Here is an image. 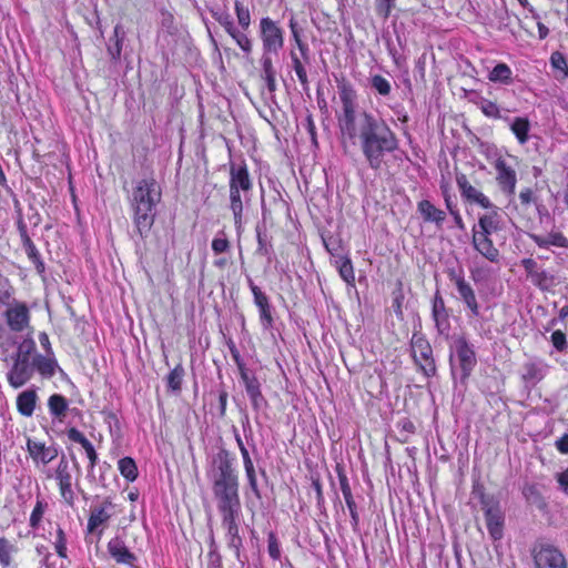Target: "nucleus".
I'll return each mask as SVG.
<instances>
[{
	"label": "nucleus",
	"mask_w": 568,
	"mask_h": 568,
	"mask_svg": "<svg viewBox=\"0 0 568 568\" xmlns=\"http://www.w3.org/2000/svg\"><path fill=\"white\" fill-rule=\"evenodd\" d=\"M323 243L327 252L335 258H338L342 255V245L341 240L335 236L323 237Z\"/></svg>",
	"instance_id": "nucleus-52"
},
{
	"label": "nucleus",
	"mask_w": 568,
	"mask_h": 568,
	"mask_svg": "<svg viewBox=\"0 0 568 568\" xmlns=\"http://www.w3.org/2000/svg\"><path fill=\"white\" fill-rule=\"evenodd\" d=\"M248 286H250V288L252 291V294L254 296V303H255V305L258 308L263 307V306H266L270 303L268 302V297L266 296V294L263 293L261 291V288L254 284L252 278H248Z\"/></svg>",
	"instance_id": "nucleus-56"
},
{
	"label": "nucleus",
	"mask_w": 568,
	"mask_h": 568,
	"mask_svg": "<svg viewBox=\"0 0 568 568\" xmlns=\"http://www.w3.org/2000/svg\"><path fill=\"white\" fill-rule=\"evenodd\" d=\"M229 187L235 191H242L245 201H251V191L253 182L250 176L247 165L245 163L230 164V181Z\"/></svg>",
	"instance_id": "nucleus-11"
},
{
	"label": "nucleus",
	"mask_w": 568,
	"mask_h": 568,
	"mask_svg": "<svg viewBox=\"0 0 568 568\" xmlns=\"http://www.w3.org/2000/svg\"><path fill=\"white\" fill-rule=\"evenodd\" d=\"M45 507L47 504L43 500H37V504L30 516V526L32 528H38V526L40 525Z\"/></svg>",
	"instance_id": "nucleus-55"
},
{
	"label": "nucleus",
	"mask_w": 568,
	"mask_h": 568,
	"mask_svg": "<svg viewBox=\"0 0 568 568\" xmlns=\"http://www.w3.org/2000/svg\"><path fill=\"white\" fill-rule=\"evenodd\" d=\"M510 130L520 144H525L529 139L530 122L527 118L517 116L510 122Z\"/></svg>",
	"instance_id": "nucleus-35"
},
{
	"label": "nucleus",
	"mask_w": 568,
	"mask_h": 568,
	"mask_svg": "<svg viewBox=\"0 0 568 568\" xmlns=\"http://www.w3.org/2000/svg\"><path fill=\"white\" fill-rule=\"evenodd\" d=\"M511 70L506 63H498L489 73V80L493 82L509 83L511 81Z\"/></svg>",
	"instance_id": "nucleus-44"
},
{
	"label": "nucleus",
	"mask_w": 568,
	"mask_h": 568,
	"mask_svg": "<svg viewBox=\"0 0 568 568\" xmlns=\"http://www.w3.org/2000/svg\"><path fill=\"white\" fill-rule=\"evenodd\" d=\"M396 0H376V10L384 18H388L392 10L395 8Z\"/></svg>",
	"instance_id": "nucleus-60"
},
{
	"label": "nucleus",
	"mask_w": 568,
	"mask_h": 568,
	"mask_svg": "<svg viewBox=\"0 0 568 568\" xmlns=\"http://www.w3.org/2000/svg\"><path fill=\"white\" fill-rule=\"evenodd\" d=\"M525 373L523 378L526 382H530L532 384H537L540 382L547 374L548 365L544 363H528L525 365Z\"/></svg>",
	"instance_id": "nucleus-33"
},
{
	"label": "nucleus",
	"mask_w": 568,
	"mask_h": 568,
	"mask_svg": "<svg viewBox=\"0 0 568 568\" xmlns=\"http://www.w3.org/2000/svg\"><path fill=\"white\" fill-rule=\"evenodd\" d=\"M523 495L528 504L536 506L538 509L542 510L547 507V503L541 496L538 485L525 484Z\"/></svg>",
	"instance_id": "nucleus-34"
},
{
	"label": "nucleus",
	"mask_w": 568,
	"mask_h": 568,
	"mask_svg": "<svg viewBox=\"0 0 568 568\" xmlns=\"http://www.w3.org/2000/svg\"><path fill=\"white\" fill-rule=\"evenodd\" d=\"M231 248V243L226 237L224 231L217 232L215 237L212 241V251L214 254L219 255L225 252H229Z\"/></svg>",
	"instance_id": "nucleus-47"
},
{
	"label": "nucleus",
	"mask_w": 568,
	"mask_h": 568,
	"mask_svg": "<svg viewBox=\"0 0 568 568\" xmlns=\"http://www.w3.org/2000/svg\"><path fill=\"white\" fill-rule=\"evenodd\" d=\"M67 436L71 442L78 443L83 447L89 459V471H92L98 463V454L92 443L75 427L69 428Z\"/></svg>",
	"instance_id": "nucleus-24"
},
{
	"label": "nucleus",
	"mask_w": 568,
	"mask_h": 568,
	"mask_svg": "<svg viewBox=\"0 0 568 568\" xmlns=\"http://www.w3.org/2000/svg\"><path fill=\"white\" fill-rule=\"evenodd\" d=\"M291 58H292V62H293V69L298 78V81L302 84L303 89L306 90L308 88V79H307L306 70H305L302 61L298 59V57L294 52H291Z\"/></svg>",
	"instance_id": "nucleus-51"
},
{
	"label": "nucleus",
	"mask_w": 568,
	"mask_h": 568,
	"mask_svg": "<svg viewBox=\"0 0 568 568\" xmlns=\"http://www.w3.org/2000/svg\"><path fill=\"white\" fill-rule=\"evenodd\" d=\"M121 475L129 481H134L138 477V467L133 458L123 457L118 463Z\"/></svg>",
	"instance_id": "nucleus-39"
},
{
	"label": "nucleus",
	"mask_w": 568,
	"mask_h": 568,
	"mask_svg": "<svg viewBox=\"0 0 568 568\" xmlns=\"http://www.w3.org/2000/svg\"><path fill=\"white\" fill-rule=\"evenodd\" d=\"M68 406L69 404L67 398L61 394H53L48 399V407L50 414L60 420H62L65 417Z\"/></svg>",
	"instance_id": "nucleus-32"
},
{
	"label": "nucleus",
	"mask_w": 568,
	"mask_h": 568,
	"mask_svg": "<svg viewBox=\"0 0 568 568\" xmlns=\"http://www.w3.org/2000/svg\"><path fill=\"white\" fill-rule=\"evenodd\" d=\"M108 551L118 564L133 566L138 559L120 537H114L108 542Z\"/></svg>",
	"instance_id": "nucleus-22"
},
{
	"label": "nucleus",
	"mask_w": 568,
	"mask_h": 568,
	"mask_svg": "<svg viewBox=\"0 0 568 568\" xmlns=\"http://www.w3.org/2000/svg\"><path fill=\"white\" fill-rule=\"evenodd\" d=\"M484 511L486 527L494 541L500 540L504 536L505 516L499 501L481 508Z\"/></svg>",
	"instance_id": "nucleus-14"
},
{
	"label": "nucleus",
	"mask_w": 568,
	"mask_h": 568,
	"mask_svg": "<svg viewBox=\"0 0 568 568\" xmlns=\"http://www.w3.org/2000/svg\"><path fill=\"white\" fill-rule=\"evenodd\" d=\"M417 210L425 222L435 223L437 227H442L446 220V213L428 200L418 202Z\"/></svg>",
	"instance_id": "nucleus-25"
},
{
	"label": "nucleus",
	"mask_w": 568,
	"mask_h": 568,
	"mask_svg": "<svg viewBox=\"0 0 568 568\" xmlns=\"http://www.w3.org/2000/svg\"><path fill=\"white\" fill-rule=\"evenodd\" d=\"M217 22L224 28L225 32H229L231 29H233L235 27V23L231 17V14L229 13V11H226L221 17V19L217 20Z\"/></svg>",
	"instance_id": "nucleus-64"
},
{
	"label": "nucleus",
	"mask_w": 568,
	"mask_h": 568,
	"mask_svg": "<svg viewBox=\"0 0 568 568\" xmlns=\"http://www.w3.org/2000/svg\"><path fill=\"white\" fill-rule=\"evenodd\" d=\"M58 364L55 359L43 356V355H37L33 358V367L37 369L43 377H52L55 373Z\"/></svg>",
	"instance_id": "nucleus-36"
},
{
	"label": "nucleus",
	"mask_w": 568,
	"mask_h": 568,
	"mask_svg": "<svg viewBox=\"0 0 568 568\" xmlns=\"http://www.w3.org/2000/svg\"><path fill=\"white\" fill-rule=\"evenodd\" d=\"M185 371L181 364H178L166 376L168 387L178 393L181 390L182 382L184 377Z\"/></svg>",
	"instance_id": "nucleus-42"
},
{
	"label": "nucleus",
	"mask_w": 568,
	"mask_h": 568,
	"mask_svg": "<svg viewBox=\"0 0 568 568\" xmlns=\"http://www.w3.org/2000/svg\"><path fill=\"white\" fill-rule=\"evenodd\" d=\"M335 263L337 264L341 277L347 284H353L355 282V274L351 260L346 256H339L335 260Z\"/></svg>",
	"instance_id": "nucleus-40"
},
{
	"label": "nucleus",
	"mask_w": 568,
	"mask_h": 568,
	"mask_svg": "<svg viewBox=\"0 0 568 568\" xmlns=\"http://www.w3.org/2000/svg\"><path fill=\"white\" fill-rule=\"evenodd\" d=\"M273 52H262L260 60L262 65L261 77L265 81L270 93H274L276 91V71L273 65Z\"/></svg>",
	"instance_id": "nucleus-26"
},
{
	"label": "nucleus",
	"mask_w": 568,
	"mask_h": 568,
	"mask_svg": "<svg viewBox=\"0 0 568 568\" xmlns=\"http://www.w3.org/2000/svg\"><path fill=\"white\" fill-rule=\"evenodd\" d=\"M161 196V189L153 178L138 181L129 196L134 233L142 240L151 232Z\"/></svg>",
	"instance_id": "nucleus-2"
},
{
	"label": "nucleus",
	"mask_w": 568,
	"mask_h": 568,
	"mask_svg": "<svg viewBox=\"0 0 568 568\" xmlns=\"http://www.w3.org/2000/svg\"><path fill=\"white\" fill-rule=\"evenodd\" d=\"M529 237L540 247L548 248L550 245L558 247H568V239L560 232H551L544 237L537 234H529Z\"/></svg>",
	"instance_id": "nucleus-29"
},
{
	"label": "nucleus",
	"mask_w": 568,
	"mask_h": 568,
	"mask_svg": "<svg viewBox=\"0 0 568 568\" xmlns=\"http://www.w3.org/2000/svg\"><path fill=\"white\" fill-rule=\"evenodd\" d=\"M336 471H337V477H338V481H339V488H341V491L343 494V497L345 499L346 506L348 508V511H349V515L352 518V521H351L352 528L355 532H357L358 526H359V515H358L357 504L354 499L352 488H351V485H349V481H348V478H347L345 471L341 467H337Z\"/></svg>",
	"instance_id": "nucleus-16"
},
{
	"label": "nucleus",
	"mask_w": 568,
	"mask_h": 568,
	"mask_svg": "<svg viewBox=\"0 0 568 568\" xmlns=\"http://www.w3.org/2000/svg\"><path fill=\"white\" fill-rule=\"evenodd\" d=\"M412 356L418 369L426 376L436 375L437 368L429 342L420 332H414L410 339Z\"/></svg>",
	"instance_id": "nucleus-6"
},
{
	"label": "nucleus",
	"mask_w": 568,
	"mask_h": 568,
	"mask_svg": "<svg viewBox=\"0 0 568 568\" xmlns=\"http://www.w3.org/2000/svg\"><path fill=\"white\" fill-rule=\"evenodd\" d=\"M6 322L12 332L24 331L30 323V312L24 303H16L4 312Z\"/></svg>",
	"instance_id": "nucleus-18"
},
{
	"label": "nucleus",
	"mask_w": 568,
	"mask_h": 568,
	"mask_svg": "<svg viewBox=\"0 0 568 568\" xmlns=\"http://www.w3.org/2000/svg\"><path fill=\"white\" fill-rule=\"evenodd\" d=\"M12 359L13 365L7 373V379L10 386L13 388H20L27 382H29L33 375V361L30 362L29 359H20L14 357H12Z\"/></svg>",
	"instance_id": "nucleus-15"
},
{
	"label": "nucleus",
	"mask_w": 568,
	"mask_h": 568,
	"mask_svg": "<svg viewBox=\"0 0 568 568\" xmlns=\"http://www.w3.org/2000/svg\"><path fill=\"white\" fill-rule=\"evenodd\" d=\"M478 106L481 110V112L486 116H488V118H491V119H504L506 121H509V118L508 116L504 118L501 112H500L499 106L495 102H493L490 100L481 99L478 102Z\"/></svg>",
	"instance_id": "nucleus-45"
},
{
	"label": "nucleus",
	"mask_w": 568,
	"mask_h": 568,
	"mask_svg": "<svg viewBox=\"0 0 568 568\" xmlns=\"http://www.w3.org/2000/svg\"><path fill=\"white\" fill-rule=\"evenodd\" d=\"M456 183L465 202L469 204H478L486 210L493 207L494 204L490 200L483 192L473 186L464 173H456Z\"/></svg>",
	"instance_id": "nucleus-13"
},
{
	"label": "nucleus",
	"mask_w": 568,
	"mask_h": 568,
	"mask_svg": "<svg viewBox=\"0 0 568 568\" xmlns=\"http://www.w3.org/2000/svg\"><path fill=\"white\" fill-rule=\"evenodd\" d=\"M550 63L555 69L561 71L565 77L568 75V64L562 53L554 52L550 57Z\"/></svg>",
	"instance_id": "nucleus-58"
},
{
	"label": "nucleus",
	"mask_w": 568,
	"mask_h": 568,
	"mask_svg": "<svg viewBox=\"0 0 568 568\" xmlns=\"http://www.w3.org/2000/svg\"><path fill=\"white\" fill-rule=\"evenodd\" d=\"M245 474L247 477L248 486L256 498L261 499V491L257 485L256 471L252 458L243 459Z\"/></svg>",
	"instance_id": "nucleus-43"
},
{
	"label": "nucleus",
	"mask_w": 568,
	"mask_h": 568,
	"mask_svg": "<svg viewBox=\"0 0 568 568\" xmlns=\"http://www.w3.org/2000/svg\"><path fill=\"white\" fill-rule=\"evenodd\" d=\"M13 546L4 537L0 538V564L3 567H8L11 564V552Z\"/></svg>",
	"instance_id": "nucleus-53"
},
{
	"label": "nucleus",
	"mask_w": 568,
	"mask_h": 568,
	"mask_svg": "<svg viewBox=\"0 0 568 568\" xmlns=\"http://www.w3.org/2000/svg\"><path fill=\"white\" fill-rule=\"evenodd\" d=\"M371 87L383 97H387L392 91L390 82L381 74L371 78Z\"/></svg>",
	"instance_id": "nucleus-46"
},
{
	"label": "nucleus",
	"mask_w": 568,
	"mask_h": 568,
	"mask_svg": "<svg viewBox=\"0 0 568 568\" xmlns=\"http://www.w3.org/2000/svg\"><path fill=\"white\" fill-rule=\"evenodd\" d=\"M473 496L479 500L480 507H487L496 501H498L493 495H487L485 493V487L477 483L473 486Z\"/></svg>",
	"instance_id": "nucleus-48"
},
{
	"label": "nucleus",
	"mask_w": 568,
	"mask_h": 568,
	"mask_svg": "<svg viewBox=\"0 0 568 568\" xmlns=\"http://www.w3.org/2000/svg\"><path fill=\"white\" fill-rule=\"evenodd\" d=\"M535 568H567L564 554L551 544H537L531 549Z\"/></svg>",
	"instance_id": "nucleus-10"
},
{
	"label": "nucleus",
	"mask_w": 568,
	"mask_h": 568,
	"mask_svg": "<svg viewBox=\"0 0 568 568\" xmlns=\"http://www.w3.org/2000/svg\"><path fill=\"white\" fill-rule=\"evenodd\" d=\"M248 202L250 201L244 200L242 191H235L230 189V210L233 213L234 225L237 232H240L242 229L244 203Z\"/></svg>",
	"instance_id": "nucleus-28"
},
{
	"label": "nucleus",
	"mask_w": 568,
	"mask_h": 568,
	"mask_svg": "<svg viewBox=\"0 0 568 568\" xmlns=\"http://www.w3.org/2000/svg\"><path fill=\"white\" fill-rule=\"evenodd\" d=\"M55 550L59 557L67 558V538L62 528L57 530Z\"/></svg>",
	"instance_id": "nucleus-59"
},
{
	"label": "nucleus",
	"mask_w": 568,
	"mask_h": 568,
	"mask_svg": "<svg viewBox=\"0 0 568 568\" xmlns=\"http://www.w3.org/2000/svg\"><path fill=\"white\" fill-rule=\"evenodd\" d=\"M222 516V527L225 529L227 547L234 551L236 560L244 566L247 557L242 554L243 539L240 535L239 517L241 508L219 510Z\"/></svg>",
	"instance_id": "nucleus-5"
},
{
	"label": "nucleus",
	"mask_w": 568,
	"mask_h": 568,
	"mask_svg": "<svg viewBox=\"0 0 568 568\" xmlns=\"http://www.w3.org/2000/svg\"><path fill=\"white\" fill-rule=\"evenodd\" d=\"M36 351V343L33 339L28 338L19 344L17 352L12 355L14 358L29 359L31 354Z\"/></svg>",
	"instance_id": "nucleus-50"
},
{
	"label": "nucleus",
	"mask_w": 568,
	"mask_h": 568,
	"mask_svg": "<svg viewBox=\"0 0 568 568\" xmlns=\"http://www.w3.org/2000/svg\"><path fill=\"white\" fill-rule=\"evenodd\" d=\"M260 320L265 329H270L273 326V317L271 314L270 303L266 306L260 307Z\"/></svg>",
	"instance_id": "nucleus-61"
},
{
	"label": "nucleus",
	"mask_w": 568,
	"mask_h": 568,
	"mask_svg": "<svg viewBox=\"0 0 568 568\" xmlns=\"http://www.w3.org/2000/svg\"><path fill=\"white\" fill-rule=\"evenodd\" d=\"M125 39V31L121 24H116L113 30V37L110 38L106 47L108 54L111 60L118 62L121 57L123 41Z\"/></svg>",
	"instance_id": "nucleus-30"
},
{
	"label": "nucleus",
	"mask_w": 568,
	"mask_h": 568,
	"mask_svg": "<svg viewBox=\"0 0 568 568\" xmlns=\"http://www.w3.org/2000/svg\"><path fill=\"white\" fill-rule=\"evenodd\" d=\"M255 231L257 240L256 253L263 256L270 255V242L265 230L261 225H256Z\"/></svg>",
	"instance_id": "nucleus-49"
},
{
	"label": "nucleus",
	"mask_w": 568,
	"mask_h": 568,
	"mask_svg": "<svg viewBox=\"0 0 568 568\" xmlns=\"http://www.w3.org/2000/svg\"><path fill=\"white\" fill-rule=\"evenodd\" d=\"M490 211L480 215L471 229V244L474 248L491 263H498L499 250L494 245L493 235L504 229V221L498 207L493 205Z\"/></svg>",
	"instance_id": "nucleus-3"
},
{
	"label": "nucleus",
	"mask_w": 568,
	"mask_h": 568,
	"mask_svg": "<svg viewBox=\"0 0 568 568\" xmlns=\"http://www.w3.org/2000/svg\"><path fill=\"white\" fill-rule=\"evenodd\" d=\"M432 317L438 334L448 335L450 331L449 314L439 291H436L432 301Z\"/></svg>",
	"instance_id": "nucleus-17"
},
{
	"label": "nucleus",
	"mask_w": 568,
	"mask_h": 568,
	"mask_svg": "<svg viewBox=\"0 0 568 568\" xmlns=\"http://www.w3.org/2000/svg\"><path fill=\"white\" fill-rule=\"evenodd\" d=\"M36 403H37L36 390L34 389L24 390L21 394H19L18 398H17L18 412L26 417H30L34 412Z\"/></svg>",
	"instance_id": "nucleus-31"
},
{
	"label": "nucleus",
	"mask_w": 568,
	"mask_h": 568,
	"mask_svg": "<svg viewBox=\"0 0 568 568\" xmlns=\"http://www.w3.org/2000/svg\"><path fill=\"white\" fill-rule=\"evenodd\" d=\"M495 169L497 171V182L500 189L508 194H514L517 176L514 169L507 165L506 161L503 159H498L495 162Z\"/></svg>",
	"instance_id": "nucleus-21"
},
{
	"label": "nucleus",
	"mask_w": 568,
	"mask_h": 568,
	"mask_svg": "<svg viewBox=\"0 0 568 568\" xmlns=\"http://www.w3.org/2000/svg\"><path fill=\"white\" fill-rule=\"evenodd\" d=\"M211 484L213 495L217 501L219 510L241 508L239 476L211 481Z\"/></svg>",
	"instance_id": "nucleus-7"
},
{
	"label": "nucleus",
	"mask_w": 568,
	"mask_h": 568,
	"mask_svg": "<svg viewBox=\"0 0 568 568\" xmlns=\"http://www.w3.org/2000/svg\"><path fill=\"white\" fill-rule=\"evenodd\" d=\"M551 343L557 351L562 352L567 347V338L565 333H562L560 329L555 331L551 334Z\"/></svg>",
	"instance_id": "nucleus-62"
},
{
	"label": "nucleus",
	"mask_w": 568,
	"mask_h": 568,
	"mask_svg": "<svg viewBox=\"0 0 568 568\" xmlns=\"http://www.w3.org/2000/svg\"><path fill=\"white\" fill-rule=\"evenodd\" d=\"M112 506V501L106 498L101 506L92 509L88 520L89 532H93L99 526L105 524L111 518V514L108 511V508H111Z\"/></svg>",
	"instance_id": "nucleus-27"
},
{
	"label": "nucleus",
	"mask_w": 568,
	"mask_h": 568,
	"mask_svg": "<svg viewBox=\"0 0 568 568\" xmlns=\"http://www.w3.org/2000/svg\"><path fill=\"white\" fill-rule=\"evenodd\" d=\"M267 551L272 559L278 560L281 558L280 542L274 531L267 534Z\"/></svg>",
	"instance_id": "nucleus-54"
},
{
	"label": "nucleus",
	"mask_w": 568,
	"mask_h": 568,
	"mask_svg": "<svg viewBox=\"0 0 568 568\" xmlns=\"http://www.w3.org/2000/svg\"><path fill=\"white\" fill-rule=\"evenodd\" d=\"M226 33L235 41V43L245 54H250L252 52L253 42L247 36V31H244L243 29L235 26Z\"/></svg>",
	"instance_id": "nucleus-37"
},
{
	"label": "nucleus",
	"mask_w": 568,
	"mask_h": 568,
	"mask_svg": "<svg viewBox=\"0 0 568 568\" xmlns=\"http://www.w3.org/2000/svg\"><path fill=\"white\" fill-rule=\"evenodd\" d=\"M337 90L342 103L337 122L343 145L347 141L358 145L368 168L381 170L385 158L398 149L396 133L377 113L358 110L357 93L351 82L337 80Z\"/></svg>",
	"instance_id": "nucleus-1"
},
{
	"label": "nucleus",
	"mask_w": 568,
	"mask_h": 568,
	"mask_svg": "<svg viewBox=\"0 0 568 568\" xmlns=\"http://www.w3.org/2000/svg\"><path fill=\"white\" fill-rule=\"evenodd\" d=\"M234 10L237 18V28L248 31L251 26V12L243 2L235 0Z\"/></svg>",
	"instance_id": "nucleus-41"
},
{
	"label": "nucleus",
	"mask_w": 568,
	"mask_h": 568,
	"mask_svg": "<svg viewBox=\"0 0 568 568\" xmlns=\"http://www.w3.org/2000/svg\"><path fill=\"white\" fill-rule=\"evenodd\" d=\"M454 349L455 353L449 356L453 379L466 385L477 364L474 347L464 336H459L454 342Z\"/></svg>",
	"instance_id": "nucleus-4"
},
{
	"label": "nucleus",
	"mask_w": 568,
	"mask_h": 568,
	"mask_svg": "<svg viewBox=\"0 0 568 568\" xmlns=\"http://www.w3.org/2000/svg\"><path fill=\"white\" fill-rule=\"evenodd\" d=\"M57 479L59 481V488L63 500L69 505H74V493L72 490V477L69 471V465L64 456H62L58 469Z\"/></svg>",
	"instance_id": "nucleus-20"
},
{
	"label": "nucleus",
	"mask_w": 568,
	"mask_h": 568,
	"mask_svg": "<svg viewBox=\"0 0 568 568\" xmlns=\"http://www.w3.org/2000/svg\"><path fill=\"white\" fill-rule=\"evenodd\" d=\"M258 34L262 41V52H273L275 55L284 47V31L270 17H263L258 24Z\"/></svg>",
	"instance_id": "nucleus-9"
},
{
	"label": "nucleus",
	"mask_w": 568,
	"mask_h": 568,
	"mask_svg": "<svg viewBox=\"0 0 568 568\" xmlns=\"http://www.w3.org/2000/svg\"><path fill=\"white\" fill-rule=\"evenodd\" d=\"M23 248L27 253L28 258L34 264V267L39 274L44 273L45 266L41 258L39 251L37 250L32 240H26L22 242Z\"/></svg>",
	"instance_id": "nucleus-38"
},
{
	"label": "nucleus",
	"mask_w": 568,
	"mask_h": 568,
	"mask_svg": "<svg viewBox=\"0 0 568 568\" xmlns=\"http://www.w3.org/2000/svg\"><path fill=\"white\" fill-rule=\"evenodd\" d=\"M448 277L456 285L460 300L465 303L471 315L478 316L479 305L471 285L465 280L463 274L456 273L455 270L448 272Z\"/></svg>",
	"instance_id": "nucleus-12"
},
{
	"label": "nucleus",
	"mask_w": 568,
	"mask_h": 568,
	"mask_svg": "<svg viewBox=\"0 0 568 568\" xmlns=\"http://www.w3.org/2000/svg\"><path fill=\"white\" fill-rule=\"evenodd\" d=\"M226 345L229 347V351L231 353V356H232L234 363L236 364V366L239 368V372L242 373V372L247 371L245 363H244L243 358L241 357L240 351L237 349L235 343L232 339H229L226 342Z\"/></svg>",
	"instance_id": "nucleus-57"
},
{
	"label": "nucleus",
	"mask_w": 568,
	"mask_h": 568,
	"mask_svg": "<svg viewBox=\"0 0 568 568\" xmlns=\"http://www.w3.org/2000/svg\"><path fill=\"white\" fill-rule=\"evenodd\" d=\"M241 379L245 386L246 394L251 400L252 407L260 410L266 405V399L261 392V384L254 374L247 371L240 373Z\"/></svg>",
	"instance_id": "nucleus-19"
},
{
	"label": "nucleus",
	"mask_w": 568,
	"mask_h": 568,
	"mask_svg": "<svg viewBox=\"0 0 568 568\" xmlns=\"http://www.w3.org/2000/svg\"><path fill=\"white\" fill-rule=\"evenodd\" d=\"M27 450L32 459L37 463L49 464L58 456V449L55 447H47L43 443L28 439Z\"/></svg>",
	"instance_id": "nucleus-23"
},
{
	"label": "nucleus",
	"mask_w": 568,
	"mask_h": 568,
	"mask_svg": "<svg viewBox=\"0 0 568 568\" xmlns=\"http://www.w3.org/2000/svg\"><path fill=\"white\" fill-rule=\"evenodd\" d=\"M234 455L224 447H221L211 458L206 476L210 481L229 479L237 477V471L234 466Z\"/></svg>",
	"instance_id": "nucleus-8"
},
{
	"label": "nucleus",
	"mask_w": 568,
	"mask_h": 568,
	"mask_svg": "<svg viewBox=\"0 0 568 568\" xmlns=\"http://www.w3.org/2000/svg\"><path fill=\"white\" fill-rule=\"evenodd\" d=\"M403 301H404V294L403 292L399 290L398 292H395L394 293V300H393V310H394V313L396 314V316L398 318H403L404 314H403Z\"/></svg>",
	"instance_id": "nucleus-63"
}]
</instances>
